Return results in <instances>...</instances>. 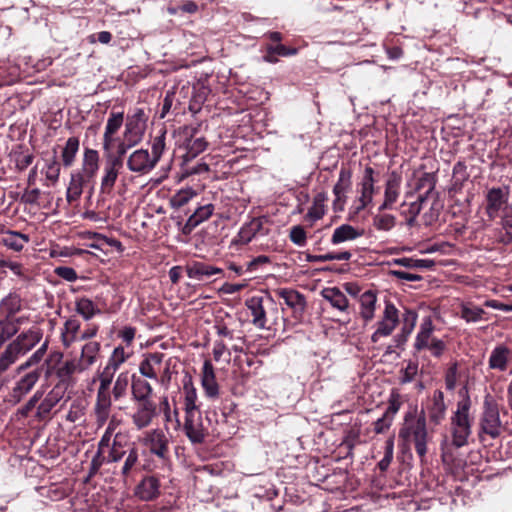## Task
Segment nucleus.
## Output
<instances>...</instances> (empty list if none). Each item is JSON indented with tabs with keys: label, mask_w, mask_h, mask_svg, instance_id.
<instances>
[{
	"label": "nucleus",
	"mask_w": 512,
	"mask_h": 512,
	"mask_svg": "<svg viewBox=\"0 0 512 512\" xmlns=\"http://www.w3.org/2000/svg\"><path fill=\"white\" fill-rule=\"evenodd\" d=\"M471 400L466 396L457 403L456 411L451 417L450 432L452 445L461 448L468 444L471 435L472 420L470 418Z\"/></svg>",
	"instance_id": "nucleus-5"
},
{
	"label": "nucleus",
	"mask_w": 512,
	"mask_h": 512,
	"mask_svg": "<svg viewBox=\"0 0 512 512\" xmlns=\"http://www.w3.org/2000/svg\"><path fill=\"white\" fill-rule=\"evenodd\" d=\"M75 310L85 320H90L96 314L100 313V310L97 308L95 303L91 299L86 297H81L76 300Z\"/></svg>",
	"instance_id": "nucleus-45"
},
{
	"label": "nucleus",
	"mask_w": 512,
	"mask_h": 512,
	"mask_svg": "<svg viewBox=\"0 0 512 512\" xmlns=\"http://www.w3.org/2000/svg\"><path fill=\"white\" fill-rule=\"evenodd\" d=\"M396 223V219L391 214L376 215L373 218V225L377 230L389 231Z\"/></svg>",
	"instance_id": "nucleus-59"
},
{
	"label": "nucleus",
	"mask_w": 512,
	"mask_h": 512,
	"mask_svg": "<svg viewBox=\"0 0 512 512\" xmlns=\"http://www.w3.org/2000/svg\"><path fill=\"white\" fill-rule=\"evenodd\" d=\"M375 171L372 167L366 166L360 182V209L366 208L373 201V196L376 192L375 183L377 180L374 177Z\"/></svg>",
	"instance_id": "nucleus-13"
},
{
	"label": "nucleus",
	"mask_w": 512,
	"mask_h": 512,
	"mask_svg": "<svg viewBox=\"0 0 512 512\" xmlns=\"http://www.w3.org/2000/svg\"><path fill=\"white\" fill-rule=\"evenodd\" d=\"M214 212V205L211 203H207L205 205L199 206L195 212L188 218L186 222V227L193 229L209 219Z\"/></svg>",
	"instance_id": "nucleus-43"
},
{
	"label": "nucleus",
	"mask_w": 512,
	"mask_h": 512,
	"mask_svg": "<svg viewBox=\"0 0 512 512\" xmlns=\"http://www.w3.org/2000/svg\"><path fill=\"white\" fill-rule=\"evenodd\" d=\"M447 406L444 400V393L435 390L432 394L430 404L427 406V416L430 424L439 425L446 417Z\"/></svg>",
	"instance_id": "nucleus-15"
},
{
	"label": "nucleus",
	"mask_w": 512,
	"mask_h": 512,
	"mask_svg": "<svg viewBox=\"0 0 512 512\" xmlns=\"http://www.w3.org/2000/svg\"><path fill=\"white\" fill-rule=\"evenodd\" d=\"M42 339V332L39 328L33 327L21 334H19L16 339H14L11 343L15 346V348L20 352L23 356L32 350Z\"/></svg>",
	"instance_id": "nucleus-19"
},
{
	"label": "nucleus",
	"mask_w": 512,
	"mask_h": 512,
	"mask_svg": "<svg viewBox=\"0 0 512 512\" xmlns=\"http://www.w3.org/2000/svg\"><path fill=\"white\" fill-rule=\"evenodd\" d=\"M306 232L302 226H293L290 230V240L298 245L304 246L306 244Z\"/></svg>",
	"instance_id": "nucleus-61"
},
{
	"label": "nucleus",
	"mask_w": 512,
	"mask_h": 512,
	"mask_svg": "<svg viewBox=\"0 0 512 512\" xmlns=\"http://www.w3.org/2000/svg\"><path fill=\"white\" fill-rule=\"evenodd\" d=\"M322 297L328 301L331 306L340 312H346L349 307V301L345 294L337 287L324 288L321 291Z\"/></svg>",
	"instance_id": "nucleus-30"
},
{
	"label": "nucleus",
	"mask_w": 512,
	"mask_h": 512,
	"mask_svg": "<svg viewBox=\"0 0 512 512\" xmlns=\"http://www.w3.org/2000/svg\"><path fill=\"white\" fill-rule=\"evenodd\" d=\"M460 378V373L458 370V363L453 362L449 365V367L445 371L444 381H445V388L448 391H454L458 380Z\"/></svg>",
	"instance_id": "nucleus-54"
},
{
	"label": "nucleus",
	"mask_w": 512,
	"mask_h": 512,
	"mask_svg": "<svg viewBox=\"0 0 512 512\" xmlns=\"http://www.w3.org/2000/svg\"><path fill=\"white\" fill-rule=\"evenodd\" d=\"M183 394H184V411L185 413L200 412L197 406V390L191 378L183 381Z\"/></svg>",
	"instance_id": "nucleus-34"
},
{
	"label": "nucleus",
	"mask_w": 512,
	"mask_h": 512,
	"mask_svg": "<svg viewBox=\"0 0 512 512\" xmlns=\"http://www.w3.org/2000/svg\"><path fill=\"white\" fill-rule=\"evenodd\" d=\"M394 454V435H391L385 442L384 457L379 461L378 467L381 471H386L393 460Z\"/></svg>",
	"instance_id": "nucleus-58"
},
{
	"label": "nucleus",
	"mask_w": 512,
	"mask_h": 512,
	"mask_svg": "<svg viewBox=\"0 0 512 512\" xmlns=\"http://www.w3.org/2000/svg\"><path fill=\"white\" fill-rule=\"evenodd\" d=\"M142 141V137L139 136L135 127L129 126L124 129L123 138L117 143V157L121 160L122 156H124L127 151L138 145Z\"/></svg>",
	"instance_id": "nucleus-31"
},
{
	"label": "nucleus",
	"mask_w": 512,
	"mask_h": 512,
	"mask_svg": "<svg viewBox=\"0 0 512 512\" xmlns=\"http://www.w3.org/2000/svg\"><path fill=\"white\" fill-rule=\"evenodd\" d=\"M40 378L38 370L31 371L21 377L12 389V398L19 402L26 394H28L36 385Z\"/></svg>",
	"instance_id": "nucleus-22"
},
{
	"label": "nucleus",
	"mask_w": 512,
	"mask_h": 512,
	"mask_svg": "<svg viewBox=\"0 0 512 512\" xmlns=\"http://www.w3.org/2000/svg\"><path fill=\"white\" fill-rule=\"evenodd\" d=\"M399 439L406 445L413 444L421 460L426 457L428 443L432 436L428 432L424 410L419 414L416 411L405 414L403 424L399 430Z\"/></svg>",
	"instance_id": "nucleus-1"
},
{
	"label": "nucleus",
	"mask_w": 512,
	"mask_h": 512,
	"mask_svg": "<svg viewBox=\"0 0 512 512\" xmlns=\"http://www.w3.org/2000/svg\"><path fill=\"white\" fill-rule=\"evenodd\" d=\"M64 396V391L59 385H55L40 402L36 417L39 420H45L49 418L52 409L61 401Z\"/></svg>",
	"instance_id": "nucleus-20"
},
{
	"label": "nucleus",
	"mask_w": 512,
	"mask_h": 512,
	"mask_svg": "<svg viewBox=\"0 0 512 512\" xmlns=\"http://www.w3.org/2000/svg\"><path fill=\"white\" fill-rule=\"evenodd\" d=\"M100 351L101 344L97 341H89L82 346L80 356L77 359L86 371L98 361Z\"/></svg>",
	"instance_id": "nucleus-26"
},
{
	"label": "nucleus",
	"mask_w": 512,
	"mask_h": 512,
	"mask_svg": "<svg viewBox=\"0 0 512 512\" xmlns=\"http://www.w3.org/2000/svg\"><path fill=\"white\" fill-rule=\"evenodd\" d=\"M418 373V364L416 362L410 361L406 367L402 370V375L400 378L401 383H409L414 380L415 376Z\"/></svg>",
	"instance_id": "nucleus-62"
},
{
	"label": "nucleus",
	"mask_w": 512,
	"mask_h": 512,
	"mask_svg": "<svg viewBox=\"0 0 512 512\" xmlns=\"http://www.w3.org/2000/svg\"><path fill=\"white\" fill-rule=\"evenodd\" d=\"M124 122V112H114L109 114L104 132L116 135Z\"/></svg>",
	"instance_id": "nucleus-55"
},
{
	"label": "nucleus",
	"mask_w": 512,
	"mask_h": 512,
	"mask_svg": "<svg viewBox=\"0 0 512 512\" xmlns=\"http://www.w3.org/2000/svg\"><path fill=\"white\" fill-rule=\"evenodd\" d=\"M276 294L282 298L285 304L290 307L295 313H302L306 307V301L304 296L293 289H279Z\"/></svg>",
	"instance_id": "nucleus-27"
},
{
	"label": "nucleus",
	"mask_w": 512,
	"mask_h": 512,
	"mask_svg": "<svg viewBox=\"0 0 512 512\" xmlns=\"http://www.w3.org/2000/svg\"><path fill=\"white\" fill-rule=\"evenodd\" d=\"M126 444V437L120 433H116L112 444L108 447L109 453L106 457V462L112 463L120 461L128 452L124 449Z\"/></svg>",
	"instance_id": "nucleus-37"
},
{
	"label": "nucleus",
	"mask_w": 512,
	"mask_h": 512,
	"mask_svg": "<svg viewBox=\"0 0 512 512\" xmlns=\"http://www.w3.org/2000/svg\"><path fill=\"white\" fill-rule=\"evenodd\" d=\"M266 51L267 53L263 56V61L267 63H276L278 61L276 56L278 55L286 57L296 55L298 52L297 48H288L282 44L268 45Z\"/></svg>",
	"instance_id": "nucleus-44"
},
{
	"label": "nucleus",
	"mask_w": 512,
	"mask_h": 512,
	"mask_svg": "<svg viewBox=\"0 0 512 512\" xmlns=\"http://www.w3.org/2000/svg\"><path fill=\"white\" fill-rule=\"evenodd\" d=\"M145 114L142 109H137L133 116L128 117L125 123V129L129 126L135 127L139 136L143 138L144 129H145Z\"/></svg>",
	"instance_id": "nucleus-56"
},
{
	"label": "nucleus",
	"mask_w": 512,
	"mask_h": 512,
	"mask_svg": "<svg viewBox=\"0 0 512 512\" xmlns=\"http://www.w3.org/2000/svg\"><path fill=\"white\" fill-rule=\"evenodd\" d=\"M509 356L510 350L506 346H496L490 354L489 367L499 371L506 370Z\"/></svg>",
	"instance_id": "nucleus-35"
},
{
	"label": "nucleus",
	"mask_w": 512,
	"mask_h": 512,
	"mask_svg": "<svg viewBox=\"0 0 512 512\" xmlns=\"http://www.w3.org/2000/svg\"><path fill=\"white\" fill-rule=\"evenodd\" d=\"M54 273L58 277L69 282H74L78 278L77 272L73 268L67 266L56 267L54 269Z\"/></svg>",
	"instance_id": "nucleus-63"
},
{
	"label": "nucleus",
	"mask_w": 512,
	"mask_h": 512,
	"mask_svg": "<svg viewBox=\"0 0 512 512\" xmlns=\"http://www.w3.org/2000/svg\"><path fill=\"white\" fill-rule=\"evenodd\" d=\"M402 178L397 171H392L385 183L384 201L380 205L379 210L391 209L400 195V186Z\"/></svg>",
	"instance_id": "nucleus-16"
},
{
	"label": "nucleus",
	"mask_w": 512,
	"mask_h": 512,
	"mask_svg": "<svg viewBox=\"0 0 512 512\" xmlns=\"http://www.w3.org/2000/svg\"><path fill=\"white\" fill-rule=\"evenodd\" d=\"M262 222L260 219L253 218L249 223L245 224L239 231L236 243L246 245L248 244L260 231Z\"/></svg>",
	"instance_id": "nucleus-41"
},
{
	"label": "nucleus",
	"mask_w": 512,
	"mask_h": 512,
	"mask_svg": "<svg viewBox=\"0 0 512 512\" xmlns=\"http://www.w3.org/2000/svg\"><path fill=\"white\" fill-rule=\"evenodd\" d=\"M80 141L78 137H70L67 139L65 146L61 152L62 163L65 167H71L76 159L79 151Z\"/></svg>",
	"instance_id": "nucleus-42"
},
{
	"label": "nucleus",
	"mask_w": 512,
	"mask_h": 512,
	"mask_svg": "<svg viewBox=\"0 0 512 512\" xmlns=\"http://www.w3.org/2000/svg\"><path fill=\"white\" fill-rule=\"evenodd\" d=\"M130 384V378L128 371L119 373L113 382L112 389L110 388L111 400L118 401L127 395Z\"/></svg>",
	"instance_id": "nucleus-40"
},
{
	"label": "nucleus",
	"mask_w": 512,
	"mask_h": 512,
	"mask_svg": "<svg viewBox=\"0 0 512 512\" xmlns=\"http://www.w3.org/2000/svg\"><path fill=\"white\" fill-rule=\"evenodd\" d=\"M246 306L252 315V323L258 329L266 328V312L263 305V298L253 296L246 300Z\"/></svg>",
	"instance_id": "nucleus-25"
},
{
	"label": "nucleus",
	"mask_w": 512,
	"mask_h": 512,
	"mask_svg": "<svg viewBox=\"0 0 512 512\" xmlns=\"http://www.w3.org/2000/svg\"><path fill=\"white\" fill-rule=\"evenodd\" d=\"M186 273L189 278L200 281L205 277L223 274V270L212 265H207L203 262H194L186 267Z\"/></svg>",
	"instance_id": "nucleus-29"
},
{
	"label": "nucleus",
	"mask_w": 512,
	"mask_h": 512,
	"mask_svg": "<svg viewBox=\"0 0 512 512\" xmlns=\"http://www.w3.org/2000/svg\"><path fill=\"white\" fill-rule=\"evenodd\" d=\"M80 330V322L75 318L65 321L61 330V342L65 348H69L77 339Z\"/></svg>",
	"instance_id": "nucleus-36"
},
{
	"label": "nucleus",
	"mask_w": 512,
	"mask_h": 512,
	"mask_svg": "<svg viewBox=\"0 0 512 512\" xmlns=\"http://www.w3.org/2000/svg\"><path fill=\"white\" fill-rule=\"evenodd\" d=\"M351 178V170L342 167L339 172V179L333 188V193L335 194L337 200H340L341 196L350 188Z\"/></svg>",
	"instance_id": "nucleus-48"
},
{
	"label": "nucleus",
	"mask_w": 512,
	"mask_h": 512,
	"mask_svg": "<svg viewBox=\"0 0 512 512\" xmlns=\"http://www.w3.org/2000/svg\"><path fill=\"white\" fill-rule=\"evenodd\" d=\"M159 494V482L155 477H146L137 487V495L145 501L154 499Z\"/></svg>",
	"instance_id": "nucleus-38"
},
{
	"label": "nucleus",
	"mask_w": 512,
	"mask_h": 512,
	"mask_svg": "<svg viewBox=\"0 0 512 512\" xmlns=\"http://www.w3.org/2000/svg\"><path fill=\"white\" fill-rule=\"evenodd\" d=\"M184 431L187 438L193 444H201L206 437V429L200 412L185 413Z\"/></svg>",
	"instance_id": "nucleus-11"
},
{
	"label": "nucleus",
	"mask_w": 512,
	"mask_h": 512,
	"mask_svg": "<svg viewBox=\"0 0 512 512\" xmlns=\"http://www.w3.org/2000/svg\"><path fill=\"white\" fill-rule=\"evenodd\" d=\"M132 399L135 402L152 401L153 387L144 377L132 376L131 383Z\"/></svg>",
	"instance_id": "nucleus-24"
},
{
	"label": "nucleus",
	"mask_w": 512,
	"mask_h": 512,
	"mask_svg": "<svg viewBox=\"0 0 512 512\" xmlns=\"http://www.w3.org/2000/svg\"><path fill=\"white\" fill-rule=\"evenodd\" d=\"M165 132H162L161 135L154 137L151 145V158L156 162V164L160 161L164 151H165Z\"/></svg>",
	"instance_id": "nucleus-57"
},
{
	"label": "nucleus",
	"mask_w": 512,
	"mask_h": 512,
	"mask_svg": "<svg viewBox=\"0 0 512 512\" xmlns=\"http://www.w3.org/2000/svg\"><path fill=\"white\" fill-rule=\"evenodd\" d=\"M99 170V153L97 150L86 148L83 153L81 168L70 174L66 190V200L72 204L78 201L84 187L92 183Z\"/></svg>",
	"instance_id": "nucleus-2"
},
{
	"label": "nucleus",
	"mask_w": 512,
	"mask_h": 512,
	"mask_svg": "<svg viewBox=\"0 0 512 512\" xmlns=\"http://www.w3.org/2000/svg\"><path fill=\"white\" fill-rule=\"evenodd\" d=\"M505 430V424L500 418L498 404L490 397L483 402V410L479 418V437L483 441L486 437L498 438Z\"/></svg>",
	"instance_id": "nucleus-7"
},
{
	"label": "nucleus",
	"mask_w": 512,
	"mask_h": 512,
	"mask_svg": "<svg viewBox=\"0 0 512 512\" xmlns=\"http://www.w3.org/2000/svg\"><path fill=\"white\" fill-rule=\"evenodd\" d=\"M30 241L29 236L18 231H6L2 243L9 249L19 252Z\"/></svg>",
	"instance_id": "nucleus-39"
},
{
	"label": "nucleus",
	"mask_w": 512,
	"mask_h": 512,
	"mask_svg": "<svg viewBox=\"0 0 512 512\" xmlns=\"http://www.w3.org/2000/svg\"><path fill=\"white\" fill-rule=\"evenodd\" d=\"M362 235L363 230H359L349 224H342L334 230L331 237V243L338 245L343 242L353 241Z\"/></svg>",
	"instance_id": "nucleus-33"
},
{
	"label": "nucleus",
	"mask_w": 512,
	"mask_h": 512,
	"mask_svg": "<svg viewBox=\"0 0 512 512\" xmlns=\"http://www.w3.org/2000/svg\"><path fill=\"white\" fill-rule=\"evenodd\" d=\"M360 316L365 322L371 321L375 316L377 294L372 290L365 291L359 297Z\"/></svg>",
	"instance_id": "nucleus-28"
},
{
	"label": "nucleus",
	"mask_w": 512,
	"mask_h": 512,
	"mask_svg": "<svg viewBox=\"0 0 512 512\" xmlns=\"http://www.w3.org/2000/svg\"><path fill=\"white\" fill-rule=\"evenodd\" d=\"M138 406L132 415V422L137 429L148 427L157 414V407L153 401L137 402Z\"/></svg>",
	"instance_id": "nucleus-18"
},
{
	"label": "nucleus",
	"mask_w": 512,
	"mask_h": 512,
	"mask_svg": "<svg viewBox=\"0 0 512 512\" xmlns=\"http://www.w3.org/2000/svg\"><path fill=\"white\" fill-rule=\"evenodd\" d=\"M122 161L119 158L108 159L103 167L100 191L103 194H110L115 186Z\"/></svg>",
	"instance_id": "nucleus-12"
},
{
	"label": "nucleus",
	"mask_w": 512,
	"mask_h": 512,
	"mask_svg": "<svg viewBox=\"0 0 512 512\" xmlns=\"http://www.w3.org/2000/svg\"><path fill=\"white\" fill-rule=\"evenodd\" d=\"M395 263L406 268L417 269H431L435 266L434 260L431 259H414L407 257L396 259Z\"/></svg>",
	"instance_id": "nucleus-51"
},
{
	"label": "nucleus",
	"mask_w": 512,
	"mask_h": 512,
	"mask_svg": "<svg viewBox=\"0 0 512 512\" xmlns=\"http://www.w3.org/2000/svg\"><path fill=\"white\" fill-rule=\"evenodd\" d=\"M63 353L52 351L45 360V376L55 375L62 384H69L74 381V375L81 374L86 370L79 360L74 357L63 361Z\"/></svg>",
	"instance_id": "nucleus-6"
},
{
	"label": "nucleus",
	"mask_w": 512,
	"mask_h": 512,
	"mask_svg": "<svg viewBox=\"0 0 512 512\" xmlns=\"http://www.w3.org/2000/svg\"><path fill=\"white\" fill-rule=\"evenodd\" d=\"M118 425L119 421L115 417L109 420L108 426L98 443L99 453H103L105 448L110 447L111 439Z\"/></svg>",
	"instance_id": "nucleus-53"
},
{
	"label": "nucleus",
	"mask_w": 512,
	"mask_h": 512,
	"mask_svg": "<svg viewBox=\"0 0 512 512\" xmlns=\"http://www.w3.org/2000/svg\"><path fill=\"white\" fill-rule=\"evenodd\" d=\"M21 298L17 294H9L0 302V319L8 321L21 310Z\"/></svg>",
	"instance_id": "nucleus-32"
},
{
	"label": "nucleus",
	"mask_w": 512,
	"mask_h": 512,
	"mask_svg": "<svg viewBox=\"0 0 512 512\" xmlns=\"http://www.w3.org/2000/svg\"><path fill=\"white\" fill-rule=\"evenodd\" d=\"M500 216L501 226L504 230H506L508 240L510 241L512 239V207L501 213Z\"/></svg>",
	"instance_id": "nucleus-64"
},
{
	"label": "nucleus",
	"mask_w": 512,
	"mask_h": 512,
	"mask_svg": "<svg viewBox=\"0 0 512 512\" xmlns=\"http://www.w3.org/2000/svg\"><path fill=\"white\" fill-rule=\"evenodd\" d=\"M201 384L208 398H218L219 386L216 382L214 367L210 360L204 361L201 374Z\"/></svg>",
	"instance_id": "nucleus-21"
},
{
	"label": "nucleus",
	"mask_w": 512,
	"mask_h": 512,
	"mask_svg": "<svg viewBox=\"0 0 512 512\" xmlns=\"http://www.w3.org/2000/svg\"><path fill=\"white\" fill-rule=\"evenodd\" d=\"M486 312L479 306L472 303H465L461 305V318L466 322H479L484 320Z\"/></svg>",
	"instance_id": "nucleus-49"
},
{
	"label": "nucleus",
	"mask_w": 512,
	"mask_h": 512,
	"mask_svg": "<svg viewBox=\"0 0 512 512\" xmlns=\"http://www.w3.org/2000/svg\"><path fill=\"white\" fill-rule=\"evenodd\" d=\"M129 357L130 355L125 351L124 347L117 346L113 349L104 367L116 374L120 366L124 364Z\"/></svg>",
	"instance_id": "nucleus-46"
},
{
	"label": "nucleus",
	"mask_w": 512,
	"mask_h": 512,
	"mask_svg": "<svg viewBox=\"0 0 512 512\" xmlns=\"http://www.w3.org/2000/svg\"><path fill=\"white\" fill-rule=\"evenodd\" d=\"M165 355L160 352L147 353L139 363V373L146 379H151L168 390L172 372L169 361L164 360Z\"/></svg>",
	"instance_id": "nucleus-4"
},
{
	"label": "nucleus",
	"mask_w": 512,
	"mask_h": 512,
	"mask_svg": "<svg viewBox=\"0 0 512 512\" xmlns=\"http://www.w3.org/2000/svg\"><path fill=\"white\" fill-rule=\"evenodd\" d=\"M126 164L129 171L138 175L150 173L157 165L151 158L149 151L142 148L133 151L128 156Z\"/></svg>",
	"instance_id": "nucleus-10"
},
{
	"label": "nucleus",
	"mask_w": 512,
	"mask_h": 512,
	"mask_svg": "<svg viewBox=\"0 0 512 512\" xmlns=\"http://www.w3.org/2000/svg\"><path fill=\"white\" fill-rule=\"evenodd\" d=\"M509 195L510 189L508 186L487 189L484 209L490 221L495 220L501 213L510 208Z\"/></svg>",
	"instance_id": "nucleus-8"
},
{
	"label": "nucleus",
	"mask_w": 512,
	"mask_h": 512,
	"mask_svg": "<svg viewBox=\"0 0 512 512\" xmlns=\"http://www.w3.org/2000/svg\"><path fill=\"white\" fill-rule=\"evenodd\" d=\"M138 463H139L138 449L134 446H131L128 449L127 455L125 457L124 464L121 469V474L124 477H128L133 471L136 470Z\"/></svg>",
	"instance_id": "nucleus-50"
},
{
	"label": "nucleus",
	"mask_w": 512,
	"mask_h": 512,
	"mask_svg": "<svg viewBox=\"0 0 512 512\" xmlns=\"http://www.w3.org/2000/svg\"><path fill=\"white\" fill-rule=\"evenodd\" d=\"M144 443L151 453L159 458H166L169 451V441L165 433L160 429H154L146 433Z\"/></svg>",
	"instance_id": "nucleus-14"
},
{
	"label": "nucleus",
	"mask_w": 512,
	"mask_h": 512,
	"mask_svg": "<svg viewBox=\"0 0 512 512\" xmlns=\"http://www.w3.org/2000/svg\"><path fill=\"white\" fill-rule=\"evenodd\" d=\"M20 356H22L20 352L10 342L0 355V374L7 371Z\"/></svg>",
	"instance_id": "nucleus-47"
},
{
	"label": "nucleus",
	"mask_w": 512,
	"mask_h": 512,
	"mask_svg": "<svg viewBox=\"0 0 512 512\" xmlns=\"http://www.w3.org/2000/svg\"><path fill=\"white\" fill-rule=\"evenodd\" d=\"M196 196L195 190L192 188H184L175 193L171 199L170 204L173 208H180L186 205L190 200Z\"/></svg>",
	"instance_id": "nucleus-52"
},
{
	"label": "nucleus",
	"mask_w": 512,
	"mask_h": 512,
	"mask_svg": "<svg viewBox=\"0 0 512 512\" xmlns=\"http://www.w3.org/2000/svg\"><path fill=\"white\" fill-rule=\"evenodd\" d=\"M115 373L104 367L102 370H97L93 383L98 382L96 392L95 404L93 412L95 415L98 427H102L110 418L112 409L110 388L113 383Z\"/></svg>",
	"instance_id": "nucleus-3"
},
{
	"label": "nucleus",
	"mask_w": 512,
	"mask_h": 512,
	"mask_svg": "<svg viewBox=\"0 0 512 512\" xmlns=\"http://www.w3.org/2000/svg\"><path fill=\"white\" fill-rule=\"evenodd\" d=\"M399 323L398 310L394 304L388 302L385 305L381 319L376 323V330L371 336L372 342L376 343L381 338L390 336Z\"/></svg>",
	"instance_id": "nucleus-9"
},
{
	"label": "nucleus",
	"mask_w": 512,
	"mask_h": 512,
	"mask_svg": "<svg viewBox=\"0 0 512 512\" xmlns=\"http://www.w3.org/2000/svg\"><path fill=\"white\" fill-rule=\"evenodd\" d=\"M434 325L430 316H426L422 319V322L419 327V331L416 335V339L414 342V349L416 351L424 350L428 347V345L432 342L435 337H433Z\"/></svg>",
	"instance_id": "nucleus-23"
},
{
	"label": "nucleus",
	"mask_w": 512,
	"mask_h": 512,
	"mask_svg": "<svg viewBox=\"0 0 512 512\" xmlns=\"http://www.w3.org/2000/svg\"><path fill=\"white\" fill-rule=\"evenodd\" d=\"M60 172L61 166L56 157H53L46 163L45 177L47 180L51 181L52 183H56L59 180Z\"/></svg>",
	"instance_id": "nucleus-60"
},
{
	"label": "nucleus",
	"mask_w": 512,
	"mask_h": 512,
	"mask_svg": "<svg viewBox=\"0 0 512 512\" xmlns=\"http://www.w3.org/2000/svg\"><path fill=\"white\" fill-rule=\"evenodd\" d=\"M184 133L187 137L184 143L186 149L184 158L186 161H189L205 151L208 146V142L204 137H197L195 135L196 128L194 127H185Z\"/></svg>",
	"instance_id": "nucleus-17"
}]
</instances>
